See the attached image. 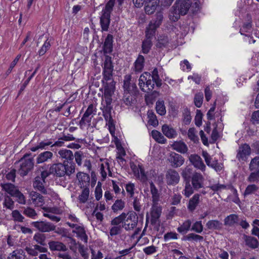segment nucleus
Masks as SVG:
<instances>
[{"instance_id": "nucleus-1", "label": "nucleus", "mask_w": 259, "mask_h": 259, "mask_svg": "<svg viewBox=\"0 0 259 259\" xmlns=\"http://www.w3.org/2000/svg\"><path fill=\"white\" fill-rule=\"evenodd\" d=\"M75 166L74 163H66L65 161L63 163H54L50 166V172L57 177L70 176L75 172Z\"/></svg>"}, {"instance_id": "nucleus-2", "label": "nucleus", "mask_w": 259, "mask_h": 259, "mask_svg": "<svg viewBox=\"0 0 259 259\" xmlns=\"http://www.w3.org/2000/svg\"><path fill=\"white\" fill-rule=\"evenodd\" d=\"M15 164L18 173L21 176L24 177L26 176L33 168L34 159L32 157H29V155L25 154Z\"/></svg>"}, {"instance_id": "nucleus-3", "label": "nucleus", "mask_w": 259, "mask_h": 259, "mask_svg": "<svg viewBox=\"0 0 259 259\" xmlns=\"http://www.w3.org/2000/svg\"><path fill=\"white\" fill-rule=\"evenodd\" d=\"M155 83V81L151 78V74L147 72L142 74L139 79V86L144 92H151L154 88Z\"/></svg>"}, {"instance_id": "nucleus-4", "label": "nucleus", "mask_w": 259, "mask_h": 259, "mask_svg": "<svg viewBox=\"0 0 259 259\" xmlns=\"http://www.w3.org/2000/svg\"><path fill=\"white\" fill-rule=\"evenodd\" d=\"M103 79L106 81L110 80L112 78L114 66L111 57L105 55L102 65Z\"/></svg>"}, {"instance_id": "nucleus-5", "label": "nucleus", "mask_w": 259, "mask_h": 259, "mask_svg": "<svg viewBox=\"0 0 259 259\" xmlns=\"http://www.w3.org/2000/svg\"><path fill=\"white\" fill-rule=\"evenodd\" d=\"M138 218L135 212H131L127 214L126 218L123 221L122 227L126 231L133 230L137 225Z\"/></svg>"}, {"instance_id": "nucleus-6", "label": "nucleus", "mask_w": 259, "mask_h": 259, "mask_svg": "<svg viewBox=\"0 0 259 259\" xmlns=\"http://www.w3.org/2000/svg\"><path fill=\"white\" fill-rule=\"evenodd\" d=\"M31 225L41 233H48L54 230L53 224L46 221L32 222Z\"/></svg>"}, {"instance_id": "nucleus-7", "label": "nucleus", "mask_w": 259, "mask_h": 259, "mask_svg": "<svg viewBox=\"0 0 259 259\" xmlns=\"http://www.w3.org/2000/svg\"><path fill=\"white\" fill-rule=\"evenodd\" d=\"M163 20V13L161 11L157 12L153 19L150 22L148 26L146 28V30L149 32L152 31L155 34L156 30L161 25Z\"/></svg>"}, {"instance_id": "nucleus-8", "label": "nucleus", "mask_w": 259, "mask_h": 259, "mask_svg": "<svg viewBox=\"0 0 259 259\" xmlns=\"http://www.w3.org/2000/svg\"><path fill=\"white\" fill-rule=\"evenodd\" d=\"M191 181L194 189L197 191L203 188L205 179L201 173L195 171L191 177Z\"/></svg>"}, {"instance_id": "nucleus-9", "label": "nucleus", "mask_w": 259, "mask_h": 259, "mask_svg": "<svg viewBox=\"0 0 259 259\" xmlns=\"http://www.w3.org/2000/svg\"><path fill=\"white\" fill-rule=\"evenodd\" d=\"M165 180L167 185L175 186L179 183L180 177L179 173L176 170L169 169L166 171Z\"/></svg>"}, {"instance_id": "nucleus-10", "label": "nucleus", "mask_w": 259, "mask_h": 259, "mask_svg": "<svg viewBox=\"0 0 259 259\" xmlns=\"http://www.w3.org/2000/svg\"><path fill=\"white\" fill-rule=\"evenodd\" d=\"M168 160L174 168L180 167L185 162V159L182 155L175 152L170 153Z\"/></svg>"}, {"instance_id": "nucleus-11", "label": "nucleus", "mask_w": 259, "mask_h": 259, "mask_svg": "<svg viewBox=\"0 0 259 259\" xmlns=\"http://www.w3.org/2000/svg\"><path fill=\"white\" fill-rule=\"evenodd\" d=\"M154 35L155 34L152 31L146 30V38L143 41L142 45V50L144 54H148L152 46V39Z\"/></svg>"}, {"instance_id": "nucleus-12", "label": "nucleus", "mask_w": 259, "mask_h": 259, "mask_svg": "<svg viewBox=\"0 0 259 259\" xmlns=\"http://www.w3.org/2000/svg\"><path fill=\"white\" fill-rule=\"evenodd\" d=\"M162 207L159 203H152L151 211V222L153 225L159 222L161 214Z\"/></svg>"}, {"instance_id": "nucleus-13", "label": "nucleus", "mask_w": 259, "mask_h": 259, "mask_svg": "<svg viewBox=\"0 0 259 259\" xmlns=\"http://www.w3.org/2000/svg\"><path fill=\"white\" fill-rule=\"evenodd\" d=\"M100 109L102 111L103 116L106 121V125L108 126L110 130L114 128V122L111 115L112 107H101Z\"/></svg>"}, {"instance_id": "nucleus-14", "label": "nucleus", "mask_w": 259, "mask_h": 259, "mask_svg": "<svg viewBox=\"0 0 259 259\" xmlns=\"http://www.w3.org/2000/svg\"><path fill=\"white\" fill-rule=\"evenodd\" d=\"M131 168L134 175L143 182L147 180L144 168L141 165H136L134 162L130 163Z\"/></svg>"}, {"instance_id": "nucleus-15", "label": "nucleus", "mask_w": 259, "mask_h": 259, "mask_svg": "<svg viewBox=\"0 0 259 259\" xmlns=\"http://www.w3.org/2000/svg\"><path fill=\"white\" fill-rule=\"evenodd\" d=\"M175 6L179 9L182 15H185L190 10V0H177Z\"/></svg>"}, {"instance_id": "nucleus-16", "label": "nucleus", "mask_w": 259, "mask_h": 259, "mask_svg": "<svg viewBox=\"0 0 259 259\" xmlns=\"http://www.w3.org/2000/svg\"><path fill=\"white\" fill-rule=\"evenodd\" d=\"M190 162L193 166L204 172L205 170V165L203 162L202 158L197 154H191L189 157Z\"/></svg>"}, {"instance_id": "nucleus-17", "label": "nucleus", "mask_w": 259, "mask_h": 259, "mask_svg": "<svg viewBox=\"0 0 259 259\" xmlns=\"http://www.w3.org/2000/svg\"><path fill=\"white\" fill-rule=\"evenodd\" d=\"M132 76L131 75H126L124 77L123 88L125 91L127 93H135L137 91L136 84L131 82Z\"/></svg>"}, {"instance_id": "nucleus-18", "label": "nucleus", "mask_w": 259, "mask_h": 259, "mask_svg": "<svg viewBox=\"0 0 259 259\" xmlns=\"http://www.w3.org/2000/svg\"><path fill=\"white\" fill-rule=\"evenodd\" d=\"M251 152V149L249 146L244 144L240 146L238 150L237 158L239 160H244L247 156H248Z\"/></svg>"}, {"instance_id": "nucleus-19", "label": "nucleus", "mask_w": 259, "mask_h": 259, "mask_svg": "<svg viewBox=\"0 0 259 259\" xmlns=\"http://www.w3.org/2000/svg\"><path fill=\"white\" fill-rule=\"evenodd\" d=\"M110 15L109 13L102 11L100 17V25L102 31H107L110 23Z\"/></svg>"}, {"instance_id": "nucleus-20", "label": "nucleus", "mask_w": 259, "mask_h": 259, "mask_svg": "<svg viewBox=\"0 0 259 259\" xmlns=\"http://www.w3.org/2000/svg\"><path fill=\"white\" fill-rule=\"evenodd\" d=\"M45 184L46 181L45 180H43L39 177H36L33 182V187L35 190L40 192L41 193L46 194H47V190L45 186Z\"/></svg>"}, {"instance_id": "nucleus-21", "label": "nucleus", "mask_w": 259, "mask_h": 259, "mask_svg": "<svg viewBox=\"0 0 259 259\" xmlns=\"http://www.w3.org/2000/svg\"><path fill=\"white\" fill-rule=\"evenodd\" d=\"M31 201L35 206H42L45 204L44 197L36 192H31L30 193Z\"/></svg>"}, {"instance_id": "nucleus-22", "label": "nucleus", "mask_w": 259, "mask_h": 259, "mask_svg": "<svg viewBox=\"0 0 259 259\" xmlns=\"http://www.w3.org/2000/svg\"><path fill=\"white\" fill-rule=\"evenodd\" d=\"M113 38L112 35L108 34L105 39L103 47L105 55L111 53L113 51Z\"/></svg>"}, {"instance_id": "nucleus-23", "label": "nucleus", "mask_w": 259, "mask_h": 259, "mask_svg": "<svg viewBox=\"0 0 259 259\" xmlns=\"http://www.w3.org/2000/svg\"><path fill=\"white\" fill-rule=\"evenodd\" d=\"M81 188L88 187L90 185V177L88 174L83 172H78L76 175Z\"/></svg>"}, {"instance_id": "nucleus-24", "label": "nucleus", "mask_w": 259, "mask_h": 259, "mask_svg": "<svg viewBox=\"0 0 259 259\" xmlns=\"http://www.w3.org/2000/svg\"><path fill=\"white\" fill-rule=\"evenodd\" d=\"M49 247L51 251H66L67 248L66 245L61 242L57 241H50L48 243Z\"/></svg>"}, {"instance_id": "nucleus-25", "label": "nucleus", "mask_w": 259, "mask_h": 259, "mask_svg": "<svg viewBox=\"0 0 259 259\" xmlns=\"http://www.w3.org/2000/svg\"><path fill=\"white\" fill-rule=\"evenodd\" d=\"M59 156L62 159H65L67 163H72V160L74 158V155L71 150L63 149H61L58 152Z\"/></svg>"}, {"instance_id": "nucleus-26", "label": "nucleus", "mask_w": 259, "mask_h": 259, "mask_svg": "<svg viewBox=\"0 0 259 259\" xmlns=\"http://www.w3.org/2000/svg\"><path fill=\"white\" fill-rule=\"evenodd\" d=\"M200 202V194H195L189 200L188 209L191 212L193 211Z\"/></svg>"}, {"instance_id": "nucleus-27", "label": "nucleus", "mask_w": 259, "mask_h": 259, "mask_svg": "<svg viewBox=\"0 0 259 259\" xmlns=\"http://www.w3.org/2000/svg\"><path fill=\"white\" fill-rule=\"evenodd\" d=\"M162 131L163 134L169 139L174 138L177 135L176 131L167 124H164L162 126Z\"/></svg>"}, {"instance_id": "nucleus-28", "label": "nucleus", "mask_w": 259, "mask_h": 259, "mask_svg": "<svg viewBox=\"0 0 259 259\" xmlns=\"http://www.w3.org/2000/svg\"><path fill=\"white\" fill-rule=\"evenodd\" d=\"M53 153L51 151H46L40 153L36 158V163H41L47 162L53 157Z\"/></svg>"}, {"instance_id": "nucleus-29", "label": "nucleus", "mask_w": 259, "mask_h": 259, "mask_svg": "<svg viewBox=\"0 0 259 259\" xmlns=\"http://www.w3.org/2000/svg\"><path fill=\"white\" fill-rule=\"evenodd\" d=\"M239 219L238 215L236 214H231L227 216L224 220V225L230 227L233 226L238 224Z\"/></svg>"}, {"instance_id": "nucleus-30", "label": "nucleus", "mask_w": 259, "mask_h": 259, "mask_svg": "<svg viewBox=\"0 0 259 259\" xmlns=\"http://www.w3.org/2000/svg\"><path fill=\"white\" fill-rule=\"evenodd\" d=\"M72 232L76 234L77 236L84 243L88 242V237L83 226H79V227H76V229L73 230Z\"/></svg>"}, {"instance_id": "nucleus-31", "label": "nucleus", "mask_w": 259, "mask_h": 259, "mask_svg": "<svg viewBox=\"0 0 259 259\" xmlns=\"http://www.w3.org/2000/svg\"><path fill=\"white\" fill-rule=\"evenodd\" d=\"M145 58L143 56L139 55L134 63V70L137 72H141L144 68Z\"/></svg>"}, {"instance_id": "nucleus-32", "label": "nucleus", "mask_w": 259, "mask_h": 259, "mask_svg": "<svg viewBox=\"0 0 259 259\" xmlns=\"http://www.w3.org/2000/svg\"><path fill=\"white\" fill-rule=\"evenodd\" d=\"M243 238L246 244L249 247L253 249L258 247V242L255 238L244 235Z\"/></svg>"}, {"instance_id": "nucleus-33", "label": "nucleus", "mask_w": 259, "mask_h": 259, "mask_svg": "<svg viewBox=\"0 0 259 259\" xmlns=\"http://www.w3.org/2000/svg\"><path fill=\"white\" fill-rule=\"evenodd\" d=\"M182 15L179 9L175 6V5L170 9L168 17L169 19L174 22L177 21Z\"/></svg>"}, {"instance_id": "nucleus-34", "label": "nucleus", "mask_w": 259, "mask_h": 259, "mask_svg": "<svg viewBox=\"0 0 259 259\" xmlns=\"http://www.w3.org/2000/svg\"><path fill=\"white\" fill-rule=\"evenodd\" d=\"M193 173V169L190 166H187L182 170L181 175L185 182H190Z\"/></svg>"}, {"instance_id": "nucleus-35", "label": "nucleus", "mask_w": 259, "mask_h": 259, "mask_svg": "<svg viewBox=\"0 0 259 259\" xmlns=\"http://www.w3.org/2000/svg\"><path fill=\"white\" fill-rule=\"evenodd\" d=\"M169 44V38L167 36L160 35L156 43V46L157 48L163 49L166 48Z\"/></svg>"}, {"instance_id": "nucleus-36", "label": "nucleus", "mask_w": 259, "mask_h": 259, "mask_svg": "<svg viewBox=\"0 0 259 259\" xmlns=\"http://www.w3.org/2000/svg\"><path fill=\"white\" fill-rule=\"evenodd\" d=\"M150 191L152 194V203H158L159 195L157 189L153 183L150 184Z\"/></svg>"}, {"instance_id": "nucleus-37", "label": "nucleus", "mask_w": 259, "mask_h": 259, "mask_svg": "<svg viewBox=\"0 0 259 259\" xmlns=\"http://www.w3.org/2000/svg\"><path fill=\"white\" fill-rule=\"evenodd\" d=\"M173 149L178 152L185 153L188 151L187 145L182 142H177L172 145Z\"/></svg>"}, {"instance_id": "nucleus-38", "label": "nucleus", "mask_w": 259, "mask_h": 259, "mask_svg": "<svg viewBox=\"0 0 259 259\" xmlns=\"http://www.w3.org/2000/svg\"><path fill=\"white\" fill-rule=\"evenodd\" d=\"M191 225L192 221L190 220H187L177 228V231L180 233H186L191 230Z\"/></svg>"}, {"instance_id": "nucleus-39", "label": "nucleus", "mask_w": 259, "mask_h": 259, "mask_svg": "<svg viewBox=\"0 0 259 259\" xmlns=\"http://www.w3.org/2000/svg\"><path fill=\"white\" fill-rule=\"evenodd\" d=\"M52 142L50 140L43 141L38 143L36 146L30 148L31 151L35 152L38 149H47L49 146H52Z\"/></svg>"}, {"instance_id": "nucleus-40", "label": "nucleus", "mask_w": 259, "mask_h": 259, "mask_svg": "<svg viewBox=\"0 0 259 259\" xmlns=\"http://www.w3.org/2000/svg\"><path fill=\"white\" fill-rule=\"evenodd\" d=\"M222 223L218 220L209 221L206 224L209 230H220L222 228Z\"/></svg>"}, {"instance_id": "nucleus-41", "label": "nucleus", "mask_w": 259, "mask_h": 259, "mask_svg": "<svg viewBox=\"0 0 259 259\" xmlns=\"http://www.w3.org/2000/svg\"><path fill=\"white\" fill-rule=\"evenodd\" d=\"M90 194L89 187L82 189L81 194L78 196L77 199L80 203H85L88 200Z\"/></svg>"}, {"instance_id": "nucleus-42", "label": "nucleus", "mask_w": 259, "mask_h": 259, "mask_svg": "<svg viewBox=\"0 0 259 259\" xmlns=\"http://www.w3.org/2000/svg\"><path fill=\"white\" fill-rule=\"evenodd\" d=\"M127 214L123 212L117 217H115L111 221V225L122 226L123 221L126 218Z\"/></svg>"}, {"instance_id": "nucleus-43", "label": "nucleus", "mask_w": 259, "mask_h": 259, "mask_svg": "<svg viewBox=\"0 0 259 259\" xmlns=\"http://www.w3.org/2000/svg\"><path fill=\"white\" fill-rule=\"evenodd\" d=\"M22 213L27 217L32 219H35L37 217L36 211L32 208L30 207H24L23 208Z\"/></svg>"}, {"instance_id": "nucleus-44", "label": "nucleus", "mask_w": 259, "mask_h": 259, "mask_svg": "<svg viewBox=\"0 0 259 259\" xmlns=\"http://www.w3.org/2000/svg\"><path fill=\"white\" fill-rule=\"evenodd\" d=\"M3 189L12 196H14L19 191L16 187L12 184H5L2 186Z\"/></svg>"}, {"instance_id": "nucleus-45", "label": "nucleus", "mask_w": 259, "mask_h": 259, "mask_svg": "<svg viewBox=\"0 0 259 259\" xmlns=\"http://www.w3.org/2000/svg\"><path fill=\"white\" fill-rule=\"evenodd\" d=\"M151 134L152 138L157 142L161 144H164L166 143V139L159 132L156 130H153Z\"/></svg>"}, {"instance_id": "nucleus-46", "label": "nucleus", "mask_w": 259, "mask_h": 259, "mask_svg": "<svg viewBox=\"0 0 259 259\" xmlns=\"http://www.w3.org/2000/svg\"><path fill=\"white\" fill-rule=\"evenodd\" d=\"M183 240L189 241H194L196 242H200L203 240V237L200 235L192 233L185 236Z\"/></svg>"}, {"instance_id": "nucleus-47", "label": "nucleus", "mask_w": 259, "mask_h": 259, "mask_svg": "<svg viewBox=\"0 0 259 259\" xmlns=\"http://www.w3.org/2000/svg\"><path fill=\"white\" fill-rule=\"evenodd\" d=\"M125 207V202L121 199H117L112 205L111 208L114 212L122 210Z\"/></svg>"}, {"instance_id": "nucleus-48", "label": "nucleus", "mask_w": 259, "mask_h": 259, "mask_svg": "<svg viewBox=\"0 0 259 259\" xmlns=\"http://www.w3.org/2000/svg\"><path fill=\"white\" fill-rule=\"evenodd\" d=\"M7 259H25L23 251L22 249L14 250L9 254Z\"/></svg>"}, {"instance_id": "nucleus-49", "label": "nucleus", "mask_w": 259, "mask_h": 259, "mask_svg": "<svg viewBox=\"0 0 259 259\" xmlns=\"http://www.w3.org/2000/svg\"><path fill=\"white\" fill-rule=\"evenodd\" d=\"M155 109L157 113L160 115H164L166 113L164 101L162 100H158L156 102Z\"/></svg>"}, {"instance_id": "nucleus-50", "label": "nucleus", "mask_w": 259, "mask_h": 259, "mask_svg": "<svg viewBox=\"0 0 259 259\" xmlns=\"http://www.w3.org/2000/svg\"><path fill=\"white\" fill-rule=\"evenodd\" d=\"M249 169L259 174V156H256L251 159L249 164Z\"/></svg>"}, {"instance_id": "nucleus-51", "label": "nucleus", "mask_w": 259, "mask_h": 259, "mask_svg": "<svg viewBox=\"0 0 259 259\" xmlns=\"http://www.w3.org/2000/svg\"><path fill=\"white\" fill-rule=\"evenodd\" d=\"M157 5V4H154L146 2L145 6V13L148 15L152 14L154 12H155Z\"/></svg>"}, {"instance_id": "nucleus-52", "label": "nucleus", "mask_w": 259, "mask_h": 259, "mask_svg": "<svg viewBox=\"0 0 259 259\" xmlns=\"http://www.w3.org/2000/svg\"><path fill=\"white\" fill-rule=\"evenodd\" d=\"M93 117V116L87 115L83 114L79 123L80 128L83 129L87 123L90 125Z\"/></svg>"}, {"instance_id": "nucleus-53", "label": "nucleus", "mask_w": 259, "mask_h": 259, "mask_svg": "<svg viewBox=\"0 0 259 259\" xmlns=\"http://www.w3.org/2000/svg\"><path fill=\"white\" fill-rule=\"evenodd\" d=\"M33 240L40 245L45 246L46 245V236L44 234H35L33 236Z\"/></svg>"}, {"instance_id": "nucleus-54", "label": "nucleus", "mask_w": 259, "mask_h": 259, "mask_svg": "<svg viewBox=\"0 0 259 259\" xmlns=\"http://www.w3.org/2000/svg\"><path fill=\"white\" fill-rule=\"evenodd\" d=\"M183 119L185 124L188 125L191 122L192 117L190 112L187 108H184L183 111Z\"/></svg>"}, {"instance_id": "nucleus-55", "label": "nucleus", "mask_w": 259, "mask_h": 259, "mask_svg": "<svg viewBox=\"0 0 259 259\" xmlns=\"http://www.w3.org/2000/svg\"><path fill=\"white\" fill-rule=\"evenodd\" d=\"M151 78L155 81V84L157 87H161L162 84L161 80L160 79L158 71L157 68H155L152 71V75H151Z\"/></svg>"}, {"instance_id": "nucleus-56", "label": "nucleus", "mask_w": 259, "mask_h": 259, "mask_svg": "<svg viewBox=\"0 0 259 259\" xmlns=\"http://www.w3.org/2000/svg\"><path fill=\"white\" fill-rule=\"evenodd\" d=\"M123 227L122 226L111 225L109 229V234L111 236H116L120 234L122 232Z\"/></svg>"}, {"instance_id": "nucleus-57", "label": "nucleus", "mask_w": 259, "mask_h": 259, "mask_svg": "<svg viewBox=\"0 0 259 259\" xmlns=\"http://www.w3.org/2000/svg\"><path fill=\"white\" fill-rule=\"evenodd\" d=\"M125 189L130 198H133L135 196V186L134 184L128 183L125 186Z\"/></svg>"}, {"instance_id": "nucleus-58", "label": "nucleus", "mask_w": 259, "mask_h": 259, "mask_svg": "<svg viewBox=\"0 0 259 259\" xmlns=\"http://www.w3.org/2000/svg\"><path fill=\"white\" fill-rule=\"evenodd\" d=\"M193 190H194L193 186L190 184V182H185V187L183 191V194L186 197H189L193 193Z\"/></svg>"}, {"instance_id": "nucleus-59", "label": "nucleus", "mask_w": 259, "mask_h": 259, "mask_svg": "<svg viewBox=\"0 0 259 259\" xmlns=\"http://www.w3.org/2000/svg\"><path fill=\"white\" fill-rule=\"evenodd\" d=\"M114 91V85L113 82L111 83H106L104 85V95H112Z\"/></svg>"}, {"instance_id": "nucleus-60", "label": "nucleus", "mask_w": 259, "mask_h": 259, "mask_svg": "<svg viewBox=\"0 0 259 259\" xmlns=\"http://www.w3.org/2000/svg\"><path fill=\"white\" fill-rule=\"evenodd\" d=\"M203 100V94L202 93H198L195 95L194 102L197 107H200Z\"/></svg>"}, {"instance_id": "nucleus-61", "label": "nucleus", "mask_w": 259, "mask_h": 259, "mask_svg": "<svg viewBox=\"0 0 259 259\" xmlns=\"http://www.w3.org/2000/svg\"><path fill=\"white\" fill-rule=\"evenodd\" d=\"M148 117L149 118V123L153 126H156L158 124V120L154 113L152 111H148Z\"/></svg>"}, {"instance_id": "nucleus-62", "label": "nucleus", "mask_w": 259, "mask_h": 259, "mask_svg": "<svg viewBox=\"0 0 259 259\" xmlns=\"http://www.w3.org/2000/svg\"><path fill=\"white\" fill-rule=\"evenodd\" d=\"M53 227H54V230H52V231H54L55 233L61 236L62 237H66L67 235V230L62 227H57L56 225L53 224Z\"/></svg>"}, {"instance_id": "nucleus-63", "label": "nucleus", "mask_w": 259, "mask_h": 259, "mask_svg": "<svg viewBox=\"0 0 259 259\" xmlns=\"http://www.w3.org/2000/svg\"><path fill=\"white\" fill-rule=\"evenodd\" d=\"M188 136L189 138L194 143L198 142V137L196 135L195 130L194 128H190L188 131Z\"/></svg>"}, {"instance_id": "nucleus-64", "label": "nucleus", "mask_w": 259, "mask_h": 259, "mask_svg": "<svg viewBox=\"0 0 259 259\" xmlns=\"http://www.w3.org/2000/svg\"><path fill=\"white\" fill-rule=\"evenodd\" d=\"M191 231L198 233H201L203 231V226L201 221H196L194 223L191 227Z\"/></svg>"}]
</instances>
